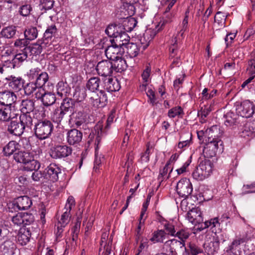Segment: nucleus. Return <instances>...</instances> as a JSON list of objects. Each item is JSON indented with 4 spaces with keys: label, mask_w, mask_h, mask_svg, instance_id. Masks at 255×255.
Masks as SVG:
<instances>
[{
    "label": "nucleus",
    "mask_w": 255,
    "mask_h": 255,
    "mask_svg": "<svg viewBox=\"0 0 255 255\" xmlns=\"http://www.w3.org/2000/svg\"><path fill=\"white\" fill-rule=\"evenodd\" d=\"M70 89L63 82H59L57 85V95L63 99L60 108L66 113L74 111L76 102L72 98L68 97Z\"/></svg>",
    "instance_id": "nucleus-1"
},
{
    "label": "nucleus",
    "mask_w": 255,
    "mask_h": 255,
    "mask_svg": "<svg viewBox=\"0 0 255 255\" xmlns=\"http://www.w3.org/2000/svg\"><path fill=\"white\" fill-rule=\"evenodd\" d=\"M54 129L52 123L47 119L37 120L34 124V132L35 136L39 140L48 138Z\"/></svg>",
    "instance_id": "nucleus-2"
},
{
    "label": "nucleus",
    "mask_w": 255,
    "mask_h": 255,
    "mask_svg": "<svg viewBox=\"0 0 255 255\" xmlns=\"http://www.w3.org/2000/svg\"><path fill=\"white\" fill-rule=\"evenodd\" d=\"M3 79L2 83L4 88L15 91H20L24 85V80L20 77H15L12 75L6 76L2 75Z\"/></svg>",
    "instance_id": "nucleus-3"
},
{
    "label": "nucleus",
    "mask_w": 255,
    "mask_h": 255,
    "mask_svg": "<svg viewBox=\"0 0 255 255\" xmlns=\"http://www.w3.org/2000/svg\"><path fill=\"white\" fill-rule=\"evenodd\" d=\"M255 105L253 102L245 100L236 107V111L238 115L249 118L253 116L255 113Z\"/></svg>",
    "instance_id": "nucleus-4"
},
{
    "label": "nucleus",
    "mask_w": 255,
    "mask_h": 255,
    "mask_svg": "<svg viewBox=\"0 0 255 255\" xmlns=\"http://www.w3.org/2000/svg\"><path fill=\"white\" fill-rule=\"evenodd\" d=\"M72 151V148L67 145H56L51 149L50 156L53 159H62L71 155Z\"/></svg>",
    "instance_id": "nucleus-5"
},
{
    "label": "nucleus",
    "mask_w": 255,
    "mask_h": 255,
    "mask_svg": "<svg viewBox=\"0 0 255 255\" xmlns=\"http://www.w3.org/2000/svg\"><path fill=\"white\" fill-rule=\"evenodd\" d=\"M176 191L179 196L185 199L187 198L192 192V185L189 179L184 178L177 183Z\"/></svg>",
    "instance_id": "nucleus-6"
},
{
    "label": "nucleus",
    "mask_w": 255,
    "mask_h": 255,
    "mask_svg": "<svg viewBox=\"0 0 255 255\" xmlns=\"http://www.w3.org/2000/svg\"><path fill=\"white\" fill-rule=\"evenodd\" d=\"M185 246V244L176 239L169 240L165 242L162 246V251L164 253H169L170 255H178L177 251Z\"/></svg>",
    "instance_id": "nucleus-7"
},
{
    "label": "nucleus",
    "mask_w": 255,
    "mask_h": 255,
    "mask_svg": "<svg viewBox=\"0 0 255 255\" xmlns=\"http://www.w3.org/2000/svg\"><path fill=\"white\" fill-rule=\"evenodd\" d=\"M102 130V124L98 123L95 126L94 129L91 131L88 138L87 143L89 144L94 143L96 146V150L98 148L103 136Z\"/></svg>",
    "instance_id": "nucleus-8"
},
{
    "label": "nucleus",
    "mask_w": 255,
    "mask_h": 255,
    "mask_svg": "<svg viewBox=\"0 0 255 255\" xmlns=\"http://www.w3.org/2000/svg\"><path fill=\"white\" fill-rule=\"evenodd\" d=\"M96 70L99 75L103 77L111 76L113 72V63L108 60H103L98 63Z\"/></svg>",
    "instance_id": "nucleus-9"
},
{
    "label": "nucleus",
    "mask_w": 255,
    "mask_h": 255,
    "mask_svg": "<svg viewBox=\"0 0 255 255\" xmlns=\"http://www.w3.org/2000/svg\"><path fill=\"white\" fill-rule=\"evenodd\" d=\"M45 181L55 182L58 180V175L61 173V169L55 163H52L45 169Z\"/></svg>",
    "instance_id": "nucleus-10"
},
{
    "label": "nucleus",
    "mask_w": 255,
    "mask_h": 255,
    "mask_svg": "<svg viewBox=\"0 0 255 255\" xmlns=\"http://www.w3.org/2000/svg\"><path fill=\"white\" fill-rule=\"evenodd\" d=\"M3 122V126L1 127L2 130L8 131L10 133L16 136H20L23 133L24 127H22L23 126L20 123L11 120L7 124Z\"/></svg>",
    "instance_id": "nucleus-11"
},
{
    "label": "nucleus",
    "mask_w": 255,
    "mask_h": 255,
    "mask_svg": "<svg viewBox=\"0 0 255 255\" xmlns=\"http://www.w3.org/2000/svg\"><path fill=\"white\" fill-rule=\"evenodd\" d=\"M91 104L96 108L104 107L108 103V97L105 91L100 90L98 93H92L90 98Z\"/></svg>",
    "instance_id": "nucleus-12"
},
{
    "label": "nucleus",
    "mask_w": 255,
    "mask_h": 255,
    "mask_svg": "<svg viewBox=\"0 0 255 255\" xmlns=\"http://www.w3.org/2000/svg\"><path fill=\"white\" fill-rule=\"evenodd\" d=\"M35 98L40 100L44 106L48 107L53 105L56 102V96L51 92H46L44 90L42 91H36Z\"/></svg>",
    "instance_id": "nucleus-13"
},
{
    "label": "nucleus",
    "mask_w": 255,
    "mask_h": 255,
    "mask_svg": "<svg viewBox=\"0 0 255 255\" xmlns=\"http://www.w3.org/2000/svg\"><path fill=\"white\" fill-rule=\"evenodd\" d=\"M248 241V238L247 236H243L237 237L226 248L227 253L228 254H233L234 255H238V253L240 252V245L247 243Z\"/></svg>",
    "instance_id": "nucleus-14"
},
{
    "label": "nucleus",
    "mask_w": 255,
    "mask_h": 255,
    "mask_svg": "<svg viewBox=\"0 0 255 255\" xmlns=\"http://www.w3.org/2000/svg\"><path fill=\"white\" fill-rule=\"evenodd\" d=\"M186 219L192 224L196 225L200 224L203 221L202 214L200 209L197 208H192L189 210L186 215Z\"/></svg>",
    "instance_id": "nucleus-15"
},
{
    "label": "nucleus",
    "mask_w": 255,
    "mask_h": 255,
    "mask_svg": "<svg viewBox=\"0 0 255 255\" xmlns=\"http://www.w3.org/2000/svg\"><path fill=\"white\" fill-rule=\"evenodd\" d=\"M87 114L84 111H75L73 112L71 115L70 121L72 123L73 126L77 128L82 126L83 128L86 126L85 122L86 121Z\"/></svg>",
    "instance_id": "nucleus-16"
},
{
    "label": "nucleus",
    "mask_w": 255,
    "mask_h": 255,
    "mask_svg": "<svg viewBox=\"0 0 255 255\" xmlns=\"http://www.w3.org/2000/svg\"><path fill=\"white\" fill-rule=\"evenodd\" d=\"M32 204V201L29 197L23 196L15 199L12 205L14 208H16L19 210H25L29 209Z\"/></svg>",
    "instance_id": "nucleus-17"
},
{
    "label": "nucleus",
    "mask_w": 255,
    "mask_h": 255,
    "mask_svg": "<svg viewBox=\"0 0 255 255\" xmlns=\"http://www.w3.org/2000/svg\"><path fill=\"white\" fill-rule=\"evenodd\" d=\"M129 36L127 33L122 30L121 33L117 34L113 39L110 40V41L112 44H115L123 50H124V47H126V45L129 43Z\"/></svg>",
    "instance_id": "nucleus-18"
},
{
    "label": "nucleus",
    "mask_w": 255,
    "mask_h": 255,
    "mask_svg": "<svg viewBox=\"0 0 255 255\" xmlns=\"http://www.w3.org/2000/svg\"><path fill=\"white\" fill-rule=\"evenodd\" d=\"M82 132L76 128L71 129L67 133V141L70 145L78 144L82 140Z\"/></svg>",
    "instance_id": "nucleus-19"
},
{
    "label": "nucleus",
    "mask_w": 255,
    "mask_h": 255,
    "mask_svg": "<svg viewBox=\"0 0 255 255\" xmlns=\"http://www.w3.org/2000/svg\"><path fill=\"white\" fill-rule=\"evenodd\" d=\"M206 141L207 143L203 150L204 157H213L216 154L220 143H218V141Z\"/></svg>",
    "instance_id": "nucleus-20"
},
{
    "label": "nucleus",
    "mask_w": 255,
    "mask_h": 255,
    "mask_svg": "<svg viewBox=\"0 0 255 255\" xmlns=\"http://www.w3.org/2000/svg\"><path fill=\"white\" fill-rule=\"evenodd\" d=\"M124 51H122V48L115 44H112V43L111 45L108 46L105 51L107 58L112 61L120 58L122 56V53Z\"/></svg>",
    "instance_id": "nucleus-21"
},
{
    "label": "nucleus",
    "mask_w": 255,
    "mask_h": 255,
    "mask_svg": "<svg viewBox=\"0 0 255 255\" xmlns=\"http://www.w3.org/2000/svg\"><path fill=\"white\" fill-rule=\"evenodd\" d=\"M156 32H158L157 30L150 28L145 30L140 39V46L142 50H145L148 47L150 41L155 36Z\"/></svg>",
    "instance_id": "nucleus-22"
},
{
    "label": "nucleus",
    "mask_w": 255,
    "mask_h": 255,
    "mask_svg": "<svg viewBox=\"0 0 255 255\" xmlns=\"http://www.w3.org/2000/svg\"><path fill=\"white\" fill-rule=\"evenodd\" d=\"M57 33V28L55 24L48 26L44 33L42 44H44V46H48L50 44L52 37H55Z\"/></svg>",
    "instance_id": "nucleus-23"
},
{
    "label": "nucleus",
    "mask_w": 255,
    "mask_h": 255,
    "mask_svg": "<svg viewBox=\"0 0 255 255\" xmlns=\"http://www.w3.org/2000/svg\"><path fill=\"white\" fill-rule=\"evenodd\" d=\"M225 218L228 219L229 217L227 216L224 215L220 219H219L218 218H214L204 222L203 221L200 224V226L198 228V229L199 231H202L209 227L211 228L213 227L219 228L221 223L224 221V219Z\"/></svg>",
    "instance_id": "nucleus-24"
},
{
    "label": "nucleus",
    "mask_w": 255,
    "mask_h": 255,
    "mask_svg": "<svg viewBox=\"0 0 255 255\" xmlns=\"http://www.w3.org/2000/svg\"><path fill=\"white\" fill-rule=\"evenodd\" d=\"M14 239L1 241V255H12L14 254L15 245L13 242Z\"/></svg>",
    "instance_id": "nucleus-25"
},
{
    "label": "nucleus",
    "mask_w": 255,
    "mask_h": 255,
    "mask_svg": "<svg viewBox=\"0 0 255 255\" xmlns=\"http://www.w3.org/2000/svg\"><path fill=\"white\" fill-rule=\"evenodd\" d=\"M208 136L206 141H218V143H220V145H223V141L219 138L220 132V128L217 126H213L211 127L209 130L207 131Z\"/></svg>",
    "instance_id": "nucleus-26"
},
{
    "label": "nucleus",
    "mask_w": 255,
    "mask_h": 255,
    "mask_svg": "<svg viewBox=\"0 0 255 255\" xmlns=\"http://www.w3.org/2000/svg\"><path fill=\"white\" fill-rule=\"evenodd\" d=\"M31 235L29 229L21 228L17 236L18 243L22 246L25 245L30 241Z\"/></svg>",
    "instance_id": "nucleus-27"
},
{
    "label": "nucleus",
    "mask_w": 255,
    "mask_h": 255,
    "mask_svg": "<svg viewBox=\"0 0 255 255\" xmlns=\"http://www.w3.org/2000/svg\"><path fill=\"white\" fill-rule=\"evenodd\" d=\"M15 99L16 96L12 91L8 89L7 91H1V106H11Z\"/></svg>",
    "instance_id": "nucleus-28"
},
{
    "label": "nucleus",
    "mask_w": 255,
    "mask_h": 255,
    "mask_svg": "<svg viewBox=\"0 0 255 255\" xmlns=\"http://www.w3.org/2000/svg\"><path fill=\"white\" fill-rule=\"evenodd\" d=\"M104 88L109 92L118 91L121 88L120 83L116 78H109L104 81Z\"/></svg>",
    "instance_id": "nucleus-29"
},
{
    "label": "nucleus",
    "mask_w": 255,
    "mask_h": 255,
    "mask_svg": "<svg viewBox=\"0 0 255 255\" xmlns=\"http://www.w3.org/2000/svg\"><path fill=\"white\" fill-rule=\"evenodd\" d=\"M12 119L11 107L10 106H1V127L3 126V122L6 124Z\"/></svg>",
    "instance_id": "nucleus-30"
},
{
    "label": "nucleus",
    "mask_w": 255,
    "mask_h": 255,
    "mask_svg": "<svg viewBox=\"0 0 255 255\" xmlns=\"http://www.w3.org/2000/svg\"><path fill=\"white\" fill-rule=\"evenodd\" d=\"M220 242L218 239H215L214 241L204 244L205 252L208 255H213L217 253L219 249Z\"/></svg>",
    "instance_id": "nucleus-31"
},
{
    "label": "nucleus",
    "mask_w": 255,
    "mask_h": 255,
    "mask_svg": "<svg viewBox=\"0 0 255 255\" xmlns=\"http://www.w3.org/2000/svg\"><path fill=\"white\" fill-rule=\"evenodd\" d=\"M173 167L169 166V163H166L164 167L159 170V175L157 177L158 182L161 184L163 181L169 179Z\"/></svg>",
    "instance_id": "nucleus-32"
},
{
    "label": "nucleus",
    "mask_w": 255,
    "mask_h": 255,
    "mask_svg": "<svg viewBox=\"0 0 255 255\" xmlns=\"http://www.w3.org/2000/svg\"><path fill=\"white\" fill-rule=\"evenodd\" d=\"M181 50L179 49V44L177 37L172 40V43L169 47V59H172L176 56H181Z\"/></svg>",
    "instance_id": "nucleus-33"
},
{
    "label": "nucleus",
    "mask_w": 255,
    "mask_h": 255,
    "mask_svg": "<svg viewBox=\"0 0 255 255\" xmlns=\"http://www.w3.org/2000/svg\"><path fill=\"white\" fill-rule=\"evenodd\" d=\"M199 166L201 168L205 173L209 177L212 172L213 164L212 161L208 159L204 158L203 160L200 158Z\"/></svg>",
    "instance_id": "nucleus-34"
},
{
    "label": "nucleus",
    "mask_w": 255,
    "mask_h": 255,
    "mask_svg": "<svg viewBox=\"0 0 255 255\" xmlns=\"http://www.w3.org/2000/svg\"><path fill=\"white\" fill-rule=\"evenodd\" d=\"M47 46H44L42 44V41L39 43H34L29 46L25 47V50H27L28 54L30 55H39L42 50L43 48H45Z\"/></svg>",
    "instance_id": "nucleus-35"
},
{
    "label": "nucleus",
    "mask_w": 255,
    "mask_h": 255,
    "mask_svg": "<svg viewBox=\"0 0 255 255\" xmlns=\"http://www.w3.org/2000/svg\"><path fill=\"white\" fill-rule=\"evenodd\" d=\"M225 124L227 127H232L239 124V115L233 112H229L224 115Z\"/></svg>",
    "instance_id": "nucleus-36"
},
{
    "label": "nucleus",
    "mask_w": 255,
    "mask_h": 255,
    "mask_svg": "<svg viewBox=\"0 0 255 255\" xmlns=\"http://www.w3.org/2000/svg\"><path fill=\"white\" fill-rule=\"evenodd\" d=\"M34 102L32 100H23L20 105V111L23 114H29L34 109Z\"/></svg>",
    "instance_id": "nucleus-37"
},
{
    "label": "nucleus",
    "mask_w": 255,
    "mask_h": 255,
    "mask_svg": "<svg viewBox=\"0 0 255 255\" xmlns=\"http://www.w3.org/2000/svg\"><path fill=\"white\" fill-rule=\"evenodd\" d=\"M113 70H114L117 72L121 73L125 71L128 67L126 61L122 58H118L115 60H113Z\"/></svg>",
    "instance_id": "nucleus-38"
},
{
    "label": "nucleus",
    "mask_w": 255,
    "mask_h": 255,
    "mask_svg": "<svg viewBox=\"0 0 255 255\" xmlns=\"http://www.w3.org/2000/svg\"><path fill=\"white\" fill-rule=\"evenodd\" d=\"M166 233L163 230H157L155 231L152 234V237L150 241L153 243H163L165 239Z\"/></svg>",
    "instance_id": "nucleus-39"
},
{
    "label": "nucleus",
    "mask_w": 255,
    "mask_h": 255,
    "mask_svg": "<svg viewBox=\"0 0 255 255\" xmlns=\"http://www.w3.org/2000/svg\"><path fill=\"white\" fill-rule=\"evenodd\" d=\"M49 76L48 74L45 72H41L40 74L35 79V84L38 87V91H42L44 89L42 88L45 85L46 83L48 81Z\"/></svg>",
    "instance_id": "nucleus-40"
},
{
    "label": "nucleus",
    "mask_w": 255,
    "mask_h": 255,
    "mask_svg": "<svg viewBox=\"0 0 255 255\" xmlns=\"http://www.w3.org/2000/svg\"><path fill=\"white\" fill-rule=\"evenodd\" d=\"M174 15L173 12L164 11L162 15V19L160 20L158 25L156 27L157 31H159L163 27L166 23L171 22L174 17Z\"/></svg>",
    "instance_id": "nucleus-41"
},
{
    "label": "nucleus",
    "mask_w": 255,
    "mask_h": 255,
    "mask_svg": "<svg viewBox=\"0 0 255 255\" xmlns=\"http://www.w3.org/2000/svg\"><path fill=\"white\" fill-rule=\"evenodd\" d=\"M100 83L101 80L99 77H92L88 81L86 84V88L92 93H94L95 91L99 90Z\"/></svg>",
    "instance_id": "nucleus-42"
},
{
    "label": "nucleus",
    "mask_w": 255,
    "mask_h": 255,
    "mask_svg": "<svg viewBox=\"0 0 255 255\" xmlns=\"http://www.w3.org/2000/svg\"><path fill=\"white\" fill-rule=\"evenodd\" d=\"M125 47L127 49V53L131 58L137 56L141 49L139 45L133 43H128Z\"/></svg>",
    "instance_id": "nucleus-43"
},
{
    "label": "nucleus",
    "mask_w": 255,
    "mask_h": 255,
    "mask_svg": "<svg viewBox=\"0 0 255 255\" xmlns=\"http://www.w3.org/2000/svg\"><path fill=\"white\" fill-rule=\"evenodd\" d=\"M188 248V250L186 248H184V251L182 253V255H189V253L191 255H197L203 252L202 249L194 243H189Z\"/></svg>",
    "instance_id": "nucleus-44"
},
{
    "label": "nucleus",
    "mask_w": 255,
    "mask_h": 255,
    "mask_svg": "<svg viewBox=\"0 0 255 255\" xmlns=\"http://www.w3.org/2000/svg\"><path fill=\"white\" fill-rule=\"evenodd\" d=\"M123 27L121 25L116 24L109 25L105 30L106 33L111 37H114L117 34L121 33Z\"/></svg>",
    "instance_id": "nucleus-45"
},
{
    "label": "nucleus",
    "mask_w": 255,
    "mask_h": 255,
    "mask_svg": "<svg viewBox=\"0 0 255 255\" xmlns=\"http://www.w3.org/2000/svg\"><path fill=\"white\" fill-rule=\"evenodd\" d=\"M18 143L15 141H9L3 147L2 152L5 156H10L17 149Z\"/></svg>",
    "instance_id": "nucleus-46"
},
{
    "label": "nucleus",
    "mask_w": 255,
    "mask_h": 255,
    "mask_svg": "<svg viewBox=\"0 0 255 255\" xmlns=\"http://www.w3.org/2000/svg\"><path fill=\"white\" fill-rule=\"evenodd\" d=\"M137 23L134 18L130 17L123 21V25L121 26L123 27V30L130 32L136 26Z\"/></svg>",
    "instance_id": "nucleus-47"
},
{
    "label": "nucleus",
    "mask_w": 255,
    "mask_h": 255,
    "mask_svg": "<svg viewBox=\"0 0 255 255\" xmlns=\"http://www.w3.org/2000/svg\"><path fill=\"white\" fill-rule=\"evenodd\" d=\"M87 96L86 89L85 88H80L77 87L75 88V92L73 93V97L74 101L77 102H80L83 101Z\"/></svg>",
    "instance_id": "nucleus-48"
},
{
    "label": "nucleus",
    "mask_w": 255,
    "mask_h": 255,
    "mask_svg": "<svg viewBox=\"0 0 255 255\" xmlns=\"http://www.w3.org/2000/svg\"><path fill=\"white\" fill-rule=\"evenodd\" d=\"M24 164L23 169L25 171H33L39 169L40 167V163L30 157L29 161H27Z\"/></svg>",
    "instance_id": "nucleus-49"
},
{
    "label": "nucleus",
    "mask_w": 255,
    "mask_h": 255,
    "mask_svg": "<svg viewBox=\"0 0 255 255\" xmlns=\"http://www.w3.org/2000/svg\"><path fill=\"white\" fill-rule=\"evenodd\" d=\"M66 114V113L60 107L57 108L53 112L51 117L52 120L54 123L59 124L61 122Z\"/></svg>",
    "instance_id": "nucleus-50"
},
{
    "label": "nucleus",
    "mask_w": 255,
    "mask_h": 255,
    "mask_svg": "<svg viewBox=\"0 0 255 255\" xmlns=\"http://www.w3.org/2000/svg\"><path fill=\"white\" fill-rule=\"evenodd\" d=\"M30 157L29 153L24 151H18L13 155V158L17 162L23 164H24L27 161H29Z\"/></svg>",
    "instance_id": "nucleus-51"
},
{
    "label": "nucleus",
    "mask_w": 255,
    "mask_h": 255,
    "mask_svg": "<svg viewBox=\"0 0 255 255\" xmlns=\"http://www.w3.org/2000/svg\"><path fill=\"white\" fill-rule=\"evenodd\" d=\"M20 123L24 127V129L26 128H31L32 126V119L29 114H22L19 117Z\"/></svg>",
    "instance_id": "nucleus-52"
},
{
    "label": "nucleus",
    "mask_w": 255,
    "mask_h": 255,
    "mask_svg": "<svg viewBox=\"0 0 255 255\" xmlns=\"http://www.w3.org/2000/svg\"><path fill=\"white\" fill-rule=\"evenodd\" d=\"M8 224H4L1 226V241L13 239L12 232H10Z\"/></svg>",
    "instance_id": "nucleus-53"
},
{
    "label": "nucleus",
    "mask_w": 255,
    "mask_h": 255,
    "mask_svg": "<svg viewBox=\"0 0 255 255\" xmlns=\"http://www.w3.org/2000/svg\"><path fill=\"white\" fill-rule=\"evenodd\" d=\"M16 31V28L15 26H8L1 31V36L6 38H11L15 34Z\"/></svg>",
    "instance_id": "nucleus-54"
},
{
    "label": "nucleus",
    "mask_w": 255,
    "mask_h": 255,
    "mask_svg": "<svg viewBox=\"0 0 255 255\" xmlns=\"http://www.w3.org/2000/svg\"><path fill=\"white\" fill-rule=\"evenodd\" d=\"M108 238V234L107 233H104L102 235L101 240V248H100V252L101 251V248L102 247L104 248V252H106L107 248L110 247V252H113L112 251V240H110L108 241V243L107 242V239Z\"/></svg>",
    "instance_id": "nucleus-55"
},
{
    "label": "nucleus",
    "mask_w": 255,
    "mask_h": 255,
    "mask_svg": "<svg viewBox=\"0 0 255 255\" xmlns=\"http://www.w3.org/2000/svg\"><path fill=\"white\" fill-rule=\"evenodd\" d=\"M24 34L26 39L32 40L37 37L38 31L36 27H31L26 29Z\"/></svg>",
    "instance_id": "nucleus-56"
},
{
    "label": "nucleus",
    "mask_w": 255,
    "mask_h": 255,
    "mask_svg": "<svg viewBox=\"0 0 255 255\" xmlns=\"http://www.w3.org/2000/svg\"><path fill=\"white\" fill-rule=\"evenodd\" d=\"M192 176L194 179L198 181H202L208 177L199 165L196 167L192 172Z\"/></svg>",
    "instance_id": "nucleus-57"
},
{
    "label": "nucleus",
    "mask_w": 255,
    "mask_h": 255,
    "mask_svg": "<svg viewBox=\"0 0 255 255\" xmlns=\"http://www.w3.org/2000/svg\"><path fill=\"white\" fill-rule=\"evenodd\" d=\"M28 54V53L27 50H25V47H24L22 50H21L19 53H17L14 56V58L13 56H12V61H14L15 63H16L17 61L22 62L27 59Z\"/></svg>",
    "instance_id": "nucleus-58"
},
{
    "label": "nucleus",
    "mask_w": 255,
    "mask_h": 255,
    "mask_svg": "<svg viewBox=\"0 0 255 255\" xmlns=\"http://www.w3.org/2000/svg\"><path fill=\"white\" fill-rule=\"evenodd\" d=\"M184 115L183 110L180 106L173 107L169 110L168 112V116L170 118H174L176 116L182 118Z\"/></svg>",
    "instance_id": "nucleus-59"
},
{
    "label": "nucleus",
    "mask_w": 255,
    "mask_h": 255,
    "mask_svg": "<svg viewBox=\"0 0 255 255\" xmlns=\"http://www.w3.org/2000/svg\"><path fill=\"white\" fill-rule=\"evenodd\" d=\"M1 61L4 62L2 67H1V74H3V75H6L4 72H6L7 69L12 70L15 67V63L14 61L11 62L10 58L8 59H1Z\"/></svg>",
    "instance_id": "nucleus-60"
},
{
    "label": "nucleus",
    "mask_w": 255,
    "mask_h": 255,
    "mask_svg": "<svg viewBox=\"0 0 255 255\" xmlns=\"http://www.w3.org/2000/svg\"><path fill=\"white\" fill-rule=\"evenodd\" d=\"M190 235V233L187 230L181 229L176 231L174 237L178 238L180 240L179 242H182L185 244V241L189 238Z\"/></svg>",
    "instance_id": "nucleus-61"
},
{
    "label": "nucleus",
    "mask_w": 255,
    "mask_h": 255,
    "mask_svg": "<svg viewBox=\"0 0 255 255\" xmlns=\"http://www.w3.org/2000/svg\"><path fill=\"white\" fill-rule=\"evenodd\" d=\"M23 89L25 95L29 96L32 94L37 89L38 87L33 82L27 83L25 86H23Z\"/></svg>",
    "instance_id": "nucleus-62"
},
{
    "label": "nucleus",
    "mask_w": 255,
    "mask_h": 255,
    "mask_svg": "<svg viewBox=\"0 0 255 255\" xmlns=\"http://www.w3.org/2000/svg\"><path fill=\"white\" fill-rule=\"evenodd\" d=\"M248 70L250 75L255 76V53H252L251 58L248 62Z\"/></svg>",
    "instance_id": "nucleus-63"
},
{
    "label": "nucleus",
    "mask_w": 255,
    "mask_h": 255,
    "mask_svg": "<svg viewBox=\"0 0 255 255\" xmlns=\"http://www.w3.org/2000/svg\"><path fill=\"white\" fill-rule=\"evenodd\" d=\"M70 218V212L66 210L62 215L60 220L58 222V224L62 225L63 227H65L69 222Z\"/></svg>",
    "instance_id": "nucleus-64"
}]
</instances>
